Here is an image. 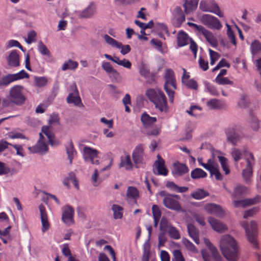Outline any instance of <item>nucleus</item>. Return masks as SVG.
<instances>
[{"mask_svg": "<svg viewBox=\"0 0 261 261\" xmlns=\"http://www.w3.org/2000/svg\"><path fill=\"white\" fill-rule=\"evenodd\" d=\"M219 247L224 257L229 261H237L239 258V249L237 241L229 234L221 237Z\"/></svg>", "mask_w": 261, "mask_h": 261, "instance_id": "nucleus-1", "label": "nucleus"}, {"mask_svg": "<svg viewBox=\"0 0 261 261\" xmlns=\"http://www.w3.org/2000/svg\"><path fill=\"white\" fill-rule=\"evenodd\" d=\"M145 96L160 113H166L169 111L167 98L162 89L149 88L145 92Z\"/></svg>", "mask_w": 261, "mask_h": 261, "instance_id": "nucleus-2", "label": "nucleus"}, {"mask_svg": "<svg viewBox=\"0 0 261 261\" xmlns=\"http://www.w3.org/2000/svg\"><path fill=\"white\" fill-rule=\"evenodd\" d=\"M23 90V87L19 85H15L11 88L9 96L2 100V107L5 108L14 106L23 105L27 100Z\"/></svg>", "mask_w": 261, "mask_h": 261, "instance_id": "nucleus-3", "label": "nucleus"}, {"mask_svg": "<svg viewBox=\"0 0 261 261\" xmlns=\"http://www.w3.org/2000/svg\"><path fill=\"white\" fill-rule=\"evenodd\" d=\"M164 78L165 80L164 88L169 96V101L173 103L175 92L171 90L170 87H172L174 90L177 89L176 81L174 71L171 69H166Z\"/></svg>", "mask_w": 261, "mask_h": 261, "instance_id": "nucleus-4", "label": "nucleus"}, {"mask_svg": "<svg viewBox=\"0 0 261 261\" xmlns=\"http://www.w3.org/2000/svg\"><path fill=\"white\" fill-rule=\"evenodd\" d=\"M188 24L196 31L197 35H202L211 46L214 47L218 46V40L212 32L203 26L196 23L188 22Z\"/></svg>", "mask_w": 261, "mask_h": 261, "instance_id": "nucleus-5", "label": "nucleus"}, {"mask_svg": "<svg viewBox=\"0 0 261 261\" xmlns=\"http://www.w3.org/2000/svg\"><path fill=\"white\" fill-rule=\"evenodd\" d=\"M190 42V48L191 50L194 58L196 57L198 46L196 42L191 38H189L188 35L183 31H180L176 37L177 45L182 47L187 45Z\"/></svg>", "mask_w": 261, "mask_h": 261, "instance_id": "nucleus-6", "label": "nucleus"}, {"mask_svg": "<svg viewBox=\"0 0 261 261\" xmlns=\"http://www.w3.org/2000/svg\"><path fill=\"white\" fill-rule=\"evenodd\" d=\"M180 200V196L176 194H167L165 195L163 202L165 206L169 209L181 211L182 207Z\"/></svg>", "mask_w": 261, "mask_h": 261, "instance_id": "nucleus-7", "label": "nucleus"}, {"mask_svg": "<svg viewBox=\"0 0 261 261\" xmlns=\"http://www.w3.org/2000/svg\"><path fill=\"white\" fill-rule=\"evenodd\" d=\"M199 9L203 12H211L220 17H223V12L215 0H201Z\"/></svg>", "mask_w": 261, "mask_h": 261, "instance_id": "nucleus-8", "label": "nucleus"}, {"mask_svg": "<svg viewBox=\"0 0 261 261\" xmlns=\"http://www.w3.org/2000/svg\"><path fill=\"white\" fill-rule=\"evenodd\" d=\"M242 226L245 229L246 233L249 241L255 247L258 248V245L256 241V235L257 231V223L254 221L250 222V226L246 221L241 223Z\"/></svg>", "mask_w": 261, "mask_h": 261, "instance_id": "nucleus-9", "label": "nucleus"}, {"mask_svg": "<svg viewBox=\"0 0 261 261\" xmlns=\"http://www.w3.org/2000/svg\"><path fill=\"white\" fill-rule=\"evenodd\" d=\"M199 163L210 172L212 176L214 175L217 180H221L223 179V175L220 173L219 165L214 158L210 159L206 163Z\"/></svg>", "mask_w": 261, "mask_h": 261, "instance_id": "nucleus-10", "label": "nucleus"}, {"mask_svg": "<svg viewBox=\"0 0 261 261\" xmlns=\"http://www.w3.org/2000/svg\"><path fill=\"white\" fill-rule=\"evenodd\" d=\"M203 210L208 214L214 215L219 218L225 216V211L219 204L215 203H206L203 206Z\"/></svg>", "mask_w": 261, "mask_h": 261, "instance_id": "nucleus-11", "label": "nucleus"}, {"mask_svg": "<svg viewBox=\"0 0 261 261\" xmlns=\"http://www.w3.org/2000/svg\"><path fill=\"white\" fill-rule=\"evenodd\" d=\"M39 138L37 143L33 146L29 148V150L32 153H45L49 149L48 142L46 141L45 136L39 134Z\"/></svg>", "mask_w": 261, "mask_h": 261, "instance_id": "nucleus-12", "label": "nucleus"}, {"mask_svg": "<svg viewBox=\"0 0 261 261\" xmlns=\"http://www.w3.org/2000/svg\"><path fill=\"white\" fill-rule=\"evenodd\" d=\"M200 21L202 24L211 29L219 30L222 27L220 21L217 17L210 14L202 15Z\"/></svg>", "mask_w": 261, "mask_h": 261, "instance_id": "nucleus-13", "label": "nucleus"}, {"mask_svg": "<svg viewBox=\"0 0 261 261\" xmlns=\"http://www.w3.org/2000/svg\"><path fill=\"white\" fill-rule=\"evenodd\" d=\"M183 73L181 77V81L182 85L187 88L197 91L198 89V82L194 79H190V72L184 68H182Z\"/></svg>", "mask_w": 261, "mask_h": 261, "instance_id": "nucleus-14", "label": "nucleus"}, {"mask_svg": "<svg viewBox=\"0 0 261 261\" xmlns=\"http://www.w3.org/2000/svg\"><path fill=\"white\" fill-rule=\"evenodd\" d=\"M70 90L71 92L69 94L67 97V102L68 103H73L79 107H84L75 84L70 86Z\"/></svg>", "mask_w": 261, "mask_h": 261, "instance_id": "nucleus-15", "label": "nucleus"}, {"mask_svg": "<svg viewBox=\"0 0 261 261\" xmlns=\"http://www.w3.org/2000/svg\"><path fill=\"white\" fill-rule=\"evenodd\" d=\"M29 75L24 70L15 74H9L4 76L2 80V84L4 86H7L10 83L24 78L28 79Z\"/></svg>", "mask_w": 261, "mask_h": 261, "instance_id": "nucleus-16", "label": "nucleus"}, {"mask_svg": "<svg viewBox=\"0 0 261 261\" xmlns=\"http://www.w3.org/2000/svg\"><path fill=\"white\" fill-rule=\"evenodd\" d=\"M62 220L63 222L68 225H70L74 223V208L68 205H65L62 207Z\"/></svg>", "mask_w": 261, "mask_h": 261, "instance_id": "nucleus-17", "label": "nucleus"}, {"mask_svg": "<svg viewBox=\"0 0 261 261\" xmlns=\"http://www.w3.org/2000/svg\"><path fill=\"white\" fill-rule=\"evenodd\" d=\"M54 128L49 127L47 125H43L41 127V131L39 134H42L47 138V142L51 146H56L60 144L59 140L56 138L53 132Z\"/></svg>", "mask_w": 261, "mask_h": 261, "instance_id": "nucleus-18", "label": "nucleus"}, {"mask_svg": "<svg viewBox=\"0 0 261 261\" xmlns=\"http://www.w3.org/2000/svg\"><path fill=\"white\" fill-rule=\"evenodd\" d=\"M106 42L111 46L121 49V53L124 55L131 50V48L129 45H123L121 43L118 42L108 35H105L103 36Z\"/></svg>", "mask_w": 261, "mask_h": 261, "instance_id": "nucleus-19", "label": "nucleus"}, {"mask_svg": "<svg viewBox=\"0 0 261 261\" xmlns=\"http://www.w3.org/2000/svg\"><path fill=\"white\" fill-rule=\"evenodd\" d=\"M208 222L213 229L217 232L223 233L228 230V227L226 224L214 217H209Z\"/></svg>", "mask_w": 261, "mask_h": 261, "instance_id": "nucleus-20", "label": "nucleus"}, {"mask_svg": "<svg viewBox=\"0 0 261 261\" xmlns=\"http://www.w3.org/2000/svg\"><path fill=\"white\" fill-rule=\"evenodd\" d=\"M144 155V147L143 145L140 144L137 145L132 154L133 160L134 164L138 165L143 163V156Z\"/></svg>", "mask_w": 261, "mask_h": 261, "instance_id": "nucleus-21", "label": "nucleus"}, {"mask_svg": "<svg viewBox=\"0 0 261 261\" xmlns=\"http://www.w3.org/2000/svg\"><path fill=\"white\" fill-rule=\"evenodd\" d=\"M153 170L154 172L155 173L156 171L158 174L164 176H166L168 173V170L165 166V161L159 154L157 155V160L154 163Z\"/></svg>", "mask_w": 261, "mask_h": 261, "instance_id": "nucleus-22", "label": "nucleus"}, {"mask_svg": "<svg viewBox=\"0 0 261 261\" xmlns=\"http://www.w3.org/2000/svg\"><path fill=\"white\" fill-rule=\"evenodd\" d=\"M99 152L95 149H93L90 147L85 146L83 148V157L86 161H89L92 164H97L98 161L95 159L98 158Z\"/></svg>", "mask_w": 261, "mask_h": 261, "instance_id": "nucleus-23", "label": "nucleus"}, {"mask_svg": "<svg viewBox=\"0 0 261 261\" xmlns=\"http://www.w3.org/2000/svg\"><path fill=\"white\" fill-rule=\"evenodd\" d=\"M189 172V169L186 164L181 163L178 161L173 163L172 172L174 176H182L188 174Z\"/></svg>", "mask_w": 261, "mask_h": 261, "instance_id": "nucleus-24", "label": "nucleus"}, {"mask_svg": "<svg viewBox=\"0 0 261 261\" xmlns=\"http://www.w3.org/2000/svg\"><path fill=\"white\" fill-rule=\"evenodd\" d=\"M225 134L227 141L233 145H237L240 139V137L237 132V128L235 127H228L226 129Z\"/></svg>", "mask_w": 261, "mask_h": 261, "instance_id": "nucleus-25", "label": "nucleus"}, {"mask_svg": "<svg viewBox=\"0 0 261 261\" xmlns=\"http://www.w3.org/2000/svg\"><path fill=\"white\" fill-rule=\"evenodd\" d=\"M135 23L142 29L140 32L141 34L138 36V38L141 40H148V38L146 36L147 34L145 33V30L153 27L154 23L153 20H150L148 23H145L140 22L139 20H136Z\"/></svg>", "mask_w": 261, "mask_h": 261, "instance_id": "nucleus-26", "label": "nucleus"}, {"mask_svg": "<svg viewBox=\"0 0 261 261\" xmlns=\"http://www.w3.org/2000/svg\"><path fill=\"white\" fill-rule=\"evenodd\" d=\"M39 209L40 213V218L42 223V230L43 232H45L47 231L50 227L48 215L46 208L43 204H41L39 206Z\"/></svg>", "mask_w": 261, "mask_h": 261, "instance_id": "nucleus-27", "label": "nucleus"}, {"mask_svg": "<svg viewBox=\"0 0 261 261\" xmlns=\"http://www.w3.org/2000/svg\"><path fill=\"white\" fill-rule=\"evenodd\" d=\"M260 201V197L256 196L253 198L245 199L243 200H235L233 205L236 207H246L255 204Z\"/></svg>", "mask_w": 261, "mask_h": 261, "instance_id": "nucleus-28", "label": "nucleus"}, {"mask_svg": "<svg viewBox=\"0 0 261 261\" xmlns=\"http://www.w3.org/2000/svg\"><path fill=\"white\" fill-rule=\"evenodd\" d=\"M140 197V193L137 188L134 186L128 187L126 192V198L127 200L133 201L137 203V200Z\"/></svg>", "mask_w": 261, "mask_h": 261, "instance_id": "nucleus-29", "label": "nucleus"}, {"mask_svg": "<svg viewBox=\"0 0 261 261\" xmlns=\"http://www.w3.org/2000/svg\"><path fill=\"white\" fill-rule=\"evenodd\" d=\"M47 126L54 128L56 127L57 132L62 130L63 128L60 123V119L58 115L53 114L50 115Z\"/></svg>", "mask_w": 261, "mask_h": 261, "instance_id": "nucleus-30", "label": "nucleus"}, {"mask_svg": "<svg viewBox=\"0 0 261 261\" xmlns=\"http://www.w3.org/2000/svg\"><path fill=\"white\" fill-rule=\"evenodd\" d=\"M185 13V12L182 11L181 8L179 6H177L172 12L173 16L176 20L178 26L181 25L186 20Z\"/></svg>", "mask_w": 261, "mask_h": 261, "instance_id": "nucleus-31", "label": "nucleus"}, {"mask_svg": "<svg viewBox=\"0 0 261 261\" xmlns=\"http://www.w3.org/2000/svg\"><path fill=\"white\" fill-rule=\"evenodd\" d=\"M104 56L106 57V58L108 60H111L112 62L116 63L117 64H118L119 65L122 66L124 67L129 68V69H130L131 68L132 63L128 60L124 59L123 60H121L117 57H115V56L112 57L111 55H108V54H105Z\"/></svg>", "mask_w": 261, "mask_h": 261, "instance_id": "nucleus-32", "label": "nucleus"}, {"mask_svg": "<svg viewBox=\"0 0 261 261\" xmlns=\"http://www.w3.org/2000/svg\"><path fill=\"white\" fill-rule=\"evenodd\" d=\"M199 0H184L183 7L186 14L193 12L197 9Z\"/></svg>", "mask_w": 261, "mask_h": 261, "instance_id": "nucleus-33", "label": "nucleus"}, {"mask_svg": "<svg viewBox=\"0 0 261 261\" xmlns=\"http://www.w3.org/2000/svg\"><path fill=\"white\" fill-rule=\"evenodd\" d=\"M190 196L194 199L201 200L209 196L210 193L207 190L203 188H198L193 191Z\"/></svg>", "mask_w": 261, "mask_h": 261, "instance_id": "nucleus-34", "label": "nucleus"}, {"mask_svg": "<svg viewBox=\"0 0 261 261\" xmlns=\"http://www.w3.org/2000/svg\"><path fill=\"white\" fill-rule=\"evenodd\" d=\"M141 121L143 124V127L155 124L157 121V119L155 117H151L146 112H144L140 118Z\"/></svg>", "mask_w": 261, "mask_h": 261, "instance_id": "nucleus-35", "label": "nucleus"}, {"mask_svg": "<svg viewBox=\"0 0 261 261\" xmlns=\"http://www.w3.org/2000/svg\"><path fill=\"white\" fill-rule=\"evenodd\" d=\"M9 65L13 67L19 66V56L16 50L12 51L9 54L8 59Z\"/></svg>", "mask_w": 261, "mask_h": 261, "instance_id": "nucleus-36", "label": "nucleus"}, {"mask_svg": "<svg viewBox=\"0 0 261 261\" xmlns=\"http://www.w3.org/2000/svg\"><path fill=\"white\" fill-rule=\"evenodd\" d=\"M188 231L189 236L194 240L195 242L199 243V231L193 224L189 223L187 225Z\"/></svg>", "mask_w": 261, "mask_h": 261, "instance_id": "nucleus-37", "label": "nucleus"}, {"mask_svg": "<svg viewBox=\"0 0 261 261\" xmlns=\"http://www.w3.org/2000/svg\"><path fill=\"white\" fill-rule=\"evenodd\" d=\"M63 183L67 187H70L71 184H72L76 189H79L78 180L73 173H70L68 176L64 178Z\"/></svg>", "mask_w": 261, "mask_h": 261, "instance_id": "nucleus-38", "label": "nucleus"}, {"mask_svg": "<svg viewBox=\"0 0 261 261\" xmlns=\"http://www.w3.org/2000/svg\"><path fill=\"white\" fill-rule=\"evenodd\" d=\"M102 69L109 74L117 77L119 76V73L114 68L113 65L108 62H103L101 65Z\"/></svg>", "mask_w": 261, "mask_h": 261, "instance_id": "nucleus-39", "label": "nucleus"}, {"mask_svg": "<svg viewBox=\"0 0 261 261\" xmlns=\"http://www.w3.org/2000/svg\"><path fill=\"white\" fill-rule=\"evenodd\" d=\"M120 166L124 167L127 170H130L133 168V164L132 162L130 156L126 154L121 157Z\"/></svg>", "mask_w": 261, "mask_h": 261, "instance_id": "nucleus-40", "label": "nucleus"}, {"mask_svg": "<svg viewBox=\"0 0 261 261\" xmlns=\"http://www.w3.org/2000/svg\"><path fill=\"white\" fill-rule=\"evenodd\" d=\"M160 133V128L155 125H151L144 127V134L147 136H156Z\"/></svg>", "mask_w": 261, "mask_h": 261, "instance_id": "nucleus-41", "label": "nucleus"}, {"mask_svg": "<svg viewBox=\"0 0 261 261\" xmlns=\"http://www.w3.org/2000/svg\"><path fill=\"white\" fill-rule=\"evenodd\" d=\"M152 212L154 219V222L155 226H156L161 219L162 215V212L160 207L156 204H153L152 206Z\"/></svg>", "mask_w": 261, "mask_h": 261, "instance_id": "nucleus-42", "label": "nucleus"}, {"mask_svg": "<svg viewBox=\"0 0 261 261\" xmlns=\"http://www.w3.org/2000/svg\"><path fill=\"white\" fill-rule=\"evenodd\" d=\"M166 186L168 188L179 193H184L188 190V187H179L173 181H167Z\"/></svg>", "mask_w": 261, "mask_h": 261, "instance_id": "nucleus-43", "label": "nucleus"}, {"mask_svg": "<svg viewBox=\"0 0 261 261\" xmlns=\"http://www.w3.org/2000/svg\"><path fill=\"white\" fill-rule=\"evenodd\" d=\"M250 50L253 55L261 54V42L257 40H254L250 45Z\"/></svg>", "mask_w": 261, "mask_h": 261, "instance_id": "nucleus-44", "label": "nucleus"}, {"mask_svg": "<svg viewBox=\"0 0 261 261\" xmlns=\"http://www.w3.org/2000/svg\"><path fill=\"white\" fill-rule=\"evenodd\" d=\"M206 105L211 109L218 110L223 107L221 101L216 98H213L207 101Z\"/></svg>", "mask_w": 261, "mask_h": 261, "instance_id": "nucleus-45", "label": "nucleus"}, {"mask_svg": "<svg viewBox=\"0 0 261 261\" xmlns=\"http://www.w3.org/2000/svg\"><path fill=\"white\" fill-rule=\"evenodd\" d=\"M113 216L115 219H120L123 217V208L118 204H113L112 206Z\"/></svg>", "mask_w": 261, "mask_h": 261, "instance_id": "nucleus-46", "label": "nucleus"}, {"mask_svg": "<svg viewBox=\"0 0 261 261\" xmlns=\"http://www.w3.org/2000/svg\"><path fill=\"white\" fill-rule=\"evenodd\" d=\"M191 176L193 179L202 178L207 176V173L202 169L197 168L191 171Z\"/></svg>", "mask_w": 261, "mask_h": 261, "instance_id": "nucleus-47", "label": "nucleus"}, {"mask_svg": "<svg viewBox=\"0 0 261 261\" xmlns=\"http://www.w3.org/2000/svg\"><path fill=\"white\" fill-rule=\"evenodd\" d=\"M219 161L220 163L221 167L224 171L226 175H228L230 173L229 166L228 165V160L224 156H218Z\"/></svg>", "mask_w": 261, "mask_h": 261, "instance_id": "nucleus-48", "label": "nucleus"}, {"mask_svg": "<svg viewBox=\"0 0 261 261\" xmlns=\"http://www.w3.org/2000/svg\"><path fill=\"white\" fill-rule=\"evenodd\" d=\"M79 63L74 61L69 60L67 61L64 62L62 67L63 70H75L77 68Z\"/></svg>", "mask_w": 261, "mask_h": 261, "instance_id": "nucleus-49", "label": "nucleus"}, {"mask_svg": "<svg viewBox=\"0 0 261 261\" xmlns=\"http://www.w3.org/2000/svg\"><path fill=\"white\" fill-rule=\"evenodd\" d=\"M167 228L168 234L171 238L175 240L180 239V233L175 227L170 225L168 226Z\"/></svg>", "mask_w": 261, "mask_h": 261, "instance_id": "nucleus-50", "label": "nucleus"}, {"mask_svg": "<svg viewBox=\"0 0 261 261\" xmlns=\"http://www.w3.org/2000/svg\"><path fill=\"white\" fill-rule=\"evenodd\" d=\"M208 53L210 55V64L211 65H214L220 58L221 55L218 52L210 48L208 49Z\"/></svg>", "mask_w": 261, "mask_h": 261, "instance_id": "nucleus-51", "label": "nucleus"}, {"mask_svg": "<svg viewBox=\"0 0 261 261\" xmlns=\"http://www.w3.org/2000/svg\"><path fill=\"white\" fill-rule=\"evenodd\" d=\"M230 64L229 62L225 58H222L218 62L217 65L212 69V71L213 72H215L222 68L226 67L227 68H230Z\"/></svg>", "mask_w": 261, "mask_h": 261, "instance_id": "nucleus-52", "label": "nucleus"}, {"mask_svg": "<svg viewBox=\"0 0 261 261\" xmlns=\"http://www.w3.org/2000/svg\"><path fill=\"white\" fill-rule=\"evenodd\" d=\"M246 162L247 169L248 170V173L250 175L252 173V166L255 162L254 157L252 153H248V157L246 159Z\"/></svg>", "mask_w": 261, "mask_h": 261, "instance_id": "nucleus-53", "label": "nucleus"}, {"mask_svg": "<svg viewBox=\"0 0 261 261\" xmlns=\"http://www.w3.org/2000/svg\"><path fill=\"white\" fill-rule=\"evenodd\" d=\"M51 200H54L58 204L60 203L59 200L55 195L45 193V196L42 198V201L43 202H44L48 206H50L51 205L50 201Z\"/></svg>", "mask_w": 261, "mask_h": 261, "instance_id": "nucleus-54", "label": "nucleus"}, {"mask_svg": "<svg viewBox=\"0 0 261 261\" xmlns=\"http://www.w3.org/2000/svg\"><path fill=\"white\" fill-rule=\"evenodd\" d=\"M204 241L206 245L210 248L212 252L216 253V259L217 261H221L222 260V257L219 254L217 248L213 245V244L211 243L210 241L208 239H204Z\"/></svg>", "mask_w": 261, "mask_h": 261, "instance_id": "nucleus-55", "label": "nucleus"}, {"mask_svg": "<svg viewBox=\"0 0 261 261\" xmlns=\"http://www.w3.org/2000/svg\"><path fill=\"white\" fill-rule=\"evenodd\" d=\"M215 82L219 85H232L233 82L228 77L224 76H216Z\"/></svg>", "mask_w": 261, "mask_h": 261, "instance_id": "nucleus-56", "label": "nucleus"}, {"mask_svg": "<svg viewBox=\"0 0 261 261\" xmlns=\"http://www.w3.org/2000/svg\"><path fill=\"white\" fill-rule=\"evenodd\" d=\"M198 64L200 68L204 71L207 70L209 68L208 62L204 57L200 56L198 60Z\"/></svg>", "mask_w": 261, "mask_h": 261, "instance_id": "nucleus-57", "label": "nucleus"}, {"mask_svg": "<svg viewBox=\"0 0 261 261\" xmlns=\"http://www.w3.org/2000/svg\"><path fill=\"white\" fill-rule=\"evenodd\" d=\"M172 253L173 255L172 261H186L180 250H174Z\"/></svg>", "mask_w": 261, "mask_h": 261, "instance_id": "nucleus-58", "label": "nucleus"}, {"mask_svg": "<svg viewBox=\"0 0 261 261\" xmlns=\"http://www.w3.org/2000/svg\"><path fill=\"white\" fill-rule=\"evenodd\" d=\"M246 191L245 187L241 186H237L234 189L233 192V196L235 198H237L242 195H243Z\"/></svg>", "mask_w": 261, "mask_h": 261, "instance_id": "nucleus-59", "label": "nucleus"}, {"mask_svg": "<svg viewBox=\"0 0 261 261\" xmlns=\"http://www.w3.org/2000/svg\"><path fill=\"white\" fill-rule=\"evenodd\" d=\"M35 84L36 86L41 87L44 86L47 83V80L44 77H35Z\"/></svg>", "mask_w": 261, "mask_h": 261, "instance_id": "nucleus-60", "label": "nucleus"}, {"mask_svg": "<svg viewBox=\"0 0 261 261\" xmlns=\"http://www.w3.org/2000/svg\"><path fill=\"white\" fill-rule=\"evenodd\" d=\"M258 211V209L255 207L245 211L243 214V218L244 219H247L249 217H252L254 216Z\"/></svg>", "mask_w": 261, "mask_h": 261, "instance_id": "nucleus-61", "label": "nucleus"}, {"mask_svg": "<svg viewBox=\"0 0 261 261\" xmlns=\"http://www.w3.org/2000/svg\"><path fill=\"white\" fill-rule=\"evenodd\" d=\"M231 155L235 162H238L241 159L242 153L241 151L237 148H233L231 152Z\"/></svg>", "mask_w": 261, "mask_h": 261, "instance_id": "nucleus-62", "label": "nucleus"}, {"mask_svg": "<svg viewBox=\"0 0 261 261\" xmlns=\"http://www.w3.org/2000/svg\"><path fill=\"white\" fill-rule=\"evenodd\" d=\"M182 242L187 249L193 252L197 250L196 247L189 240L184 239Z\"/></svg>", "mask_w": 261, "mask_h": 261, "instance_id": "nucleus-63", "label": "nucleus"}, {"mask_svg": "<svg viewBox=\"0 0 261 261\" xmlns=\"http://www.w3.org/2000/svg\"><path fill=\"white\" fill-rule=\"evenodd\" d=\"M62 253L66 257L70 258V257H75V255H72L70 250L69 245L68 244H64L62 249Z\"/></svg>", "mask_w": 261, "mask_h": 261, "instance_id": "nucleus-64", "label": "nucleus"}]
</instances>
